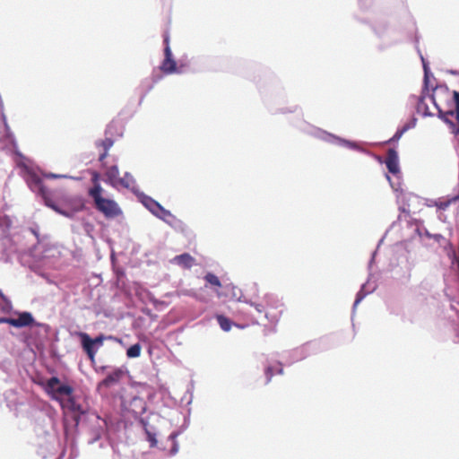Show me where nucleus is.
<instances>
[{
    "label": "nucleus",
    "mask_w": 459,
    "mask_h": 459,
    "mask_svg": "<svg viewBox=\"0 0 459 459\" xmlns=\"http://www.w3.org/2000/svg\"><path fill=\"white\" fill-rule=\"evenodd\" d=\"M134 185H135L134 178L128 172L125 173L124 177L119 178V180L117 182V186H123L127 189L133 188L134 186Z\"/></svg>",
    "instance_id": "17"
},
{
    "label": "nucleus",
    "mask_w": 459,
    "mask_h": 459,
    "mask_svg": "<svg viewBox=\"0 0 459 459\" xmlns=\"http://www.w3.org/2000/svg\"><path fill=\"white\" fill-rule=\"evenodd\" d=\"M105 176L107 177V182L109 185L115 187L117 186V182L119 180V169L117 166L114 165L109 167L107 169Z\"/></svg>",
    "instance_id": "16"
},
{
    "label": "nucleus",
    "mask_w": 459,
    "mask_h": 459,
    "mask_svg": "<svg viewBox=\"0 0 459 459\" xmlns=\"http://www.w3.org/2000/svg\"><path fill=\"white\" fill-rule=\"evenodd\" d=\"M103 339H104V338H103V336H101V335H100V336L96 337L95 339H92L93 344H100V345H101V344H102V342H103Z\"/></svg>",
    "instance_id": "30"
},
{
    "label": "nucleus",
    "mask_w": 459,
    "mask_h": 459,
    "mask_svg": "<svg viewBox=\"0 0 459 459\" xmlns=\"http://www.w3.org/2000/svg\"><path fill=\"white\" fill-rule=\"evenodd\" d=\"M124 376L122 369L117 368L109 373L101 382L99 383L97 389L101 392L103 389H108L119 383Z\"/></svg>",
    "instance_id": "7"
},
{
    "label": "nucleus",
    "mask_w": 459,
    "mask_h": 459,
    "mask_svg": "<svg viewBox=\"0 0 459 459\" xmlns=\"http://www.w3.org/2000/svg\"><path fill=\"white\" fill-rule=\"evenodd\" d=\"M459 200V195H455L451 199H438L435 201V206L440 210H446L453 202Z\"/></svg>",
    "instance_id": "20"
},
{
    "label": "nucleus",
    "mask_w": 459,
    "mask_h": 459,
    "mask_svg": "<svg viewBox=\"0 0 459 459\" xmlns=\"http://www.w3.org/2000/svg\"><path fill=\"white\" fill-rule=\"evenodd\" d=\"M48 206L63 216L72 218L74 217L76 212L82 210L84 205L82 202L79 200L74 201V198H71L69 200V207L67 209H63L59 207L58 205L55 204V203L52 200L51 202H48Z\"/></svg>",
    "instance_id": "5"
},
{
    "label": "nucleus",
    "mask_w": 459,
    "mask_h": 459,
    "mask_svg": "<svg viewBox=\"0 0 459 459\" xmlns=\"http://www.w3.org/2000/svg\"><path fill=\"white\" fill-rule=\"evenodd\" d=\"M405 131H406V127H403V129L398 130V131L394 134V135L391 139H389V140L387 141V143H392V142H394V141H398V140L402 137V135L403 134V133H404Z\"/></svg>",
    "instance_id": "24"
},
{
    "label": "nucleus",
    "mask_w": 459,
    "mask_h": 459,
    "mask_svg": "<svg viewBox=\"0 0 459 459\" xmlns=\"http://www.w3.org/2000/svg\"><path fill=\"white\" fill-rule=\"evenodd\" d=\"M30 186L34 192H37L44 199V202L48 206V202H51V199L42 179L36 175L31 176L30 180Z\"/></svg>",
    "instance_id": "8"
},
{
    "label": "nucleus",
    "mask_w": 459,
    "mask_h": 459,
    "mask_svg": "<svg viewBox=\"0 0 459 459\" xmlns=\"http://www.w3.org/2000/svg\"><path fill=\"white\" fill-rule=\"evenodd\" d=\"M164 59L160 66V70L166 74L179 73L170 48H164Z\"/></svg>",
    "instance_id": "6"
},
{
    "label": "nucleus",
    "mask_w": 459,
    "mask_h": 459,
    "mask_svg": "<svg viewBox=\"0 0 459 459\" xmlns=\"http://www.w3.org/2000/svg\"><path fill=\"white\" fill-rule=\"evenodd\" d=\"M108 151H105V150H104L103 153H101V154L100 155V158H99L100 161H101V162H102V161L107 158V156H108Z\"/></svg>",
    "instance_id": "32"
},
{
    "label": "nucleus",
    "mask_w": 459,
    "mask_h": 459,
    "mask_svg": "<svg viewBox=\"0 0 459 459\" xmlns=\"http://www.w3.org/2000/svg\"><path fill=\"white\" fill-rule=\"evenodd\" d=\"M123 124L119 120H112L107 126L105 134L109 136H121L123 134Z\"/></svg>",
    "instance_id": "15"
},
{
    "label": "nucleus",
    "mask_w": 459,
    "mask_h": 459,
    "mask_svg": "<svg viewBox=\"0 0 459 459\" xmlns=\"http://www.w3.org/2000/svg\"><path fill=\"white\" fill-rule=\"evenodd\" d=\"M172 261L184 269H190L195 264V259L188 253L176 255Z\"/></svg>",
    "instance_id": "14"
},
{
    "label": "nucleus",
    "mask_w": 459,
    "mask_h": 459,
    "mask_svg": "<svg viewBox=\"0 0 459 459\" xmlns=\"http://www.w3.org/2000/svg\"><path fill=\"white\" fill-rule=\"evenodd\" d=\"M79 336L82 340V346L84 351L87 353L91 360H94L96 351L93 348L94 344L92 339L86 333H79Z\"/></svg>",
    "instance_id": "13"
},
{
    "label": "nucleus",
    "mask_w": 459,
    "mask_h": 459,
    "mask_svg": "<svg viewBox=\"0 0 459 459\" xmlns=\"http://www.w3.org/2000/svg\"><path fill=\"white\" fill-rule=\"evenodd\" d=\"M216 319H217V322L219 323L221 328L223 331L228 332L230 330L232 322L229 318H227L226 316H224L222 315H218L216 316Z\"/></svg>",
    "instance_id": "21"
},
{
    "label": "nucleus",
    "mask_w": 459,
    "mask_h": 459,
    "mask_svg": "<svg viewBox=\"0 0 459 459\" xmlns=\"http://www.w3.org/2000/svg\"><path fill=\"white\" fill-rule=\"evenodd\" d=\"M385 165L388 171L392 174H397L400 171L398 155L394 149H389L385 160Z\"/></svg>",
    "instance_id": "11"
},
{
    "label": "nucleus",
    "mask_w": 459,
    "mask_h": 459,
    "mask_svg": "<svg viewBox=\"0 0 459 459\" xmlns=\"http://www.w3.org/2000/svg\"><path fill=\"white\" fill-rule=\"evenodd\" d=\"M204 280H205L206 283L209 284L211 287H213L216 289L221 287L220 279L212 273H207L204 276Z\"/></svg>",
    "instance_id": "19"
},
{
    "label": "nucleus",
    "mask_w": 459,
    "mask_h": 459,
    "mask_svg": "<svg viewBox=\"0 0 459 459\" xmlns=\"http://www.w3.org/2000/svg\"><path fill=\"white\" fill-rule=\"evenodd\" d=\"M44 389L51 399L57 401L60 404L64 402L63 397L71 396L74 394V388L68 385H63L56 377H52L47 380Z\"/></svg>",
    "instance_id": "3"
},
{
    "label": "nucleus",
    "mask_w": 459,
    "mask_h": 459,
    "mask_svg": "<svg viewBox=\"0 0 459 459\" xmlns=\"http://www.w3.org/2000/svg\"><path fill=\"white\" fill-rule=\"evenodd\" d=\"M142 346L140 343H135L130 346L126 351L128 358H138L141 355Z\"/></svg>",
    "instance_id": "22"
},
{
    "label": "nucleus",
    "mask_w": 459,
    "mask_h": 459,
    "mask_svg": "<svg viewBox=\"0 0 459 459\" xmlns=\"http://www.w3.org/2000/svg\"><path fill=\"white\" fill-rule=\"evenodd\" d=\"M103 188L101 186H92L89 189L88 194L93 199L95 208L103 213L107 218H114L121 213V210L117 204L102 196Z\"/></svg>",
    "instance_id": "2"
},
{
    "label": "nucleus",
    "mask_w": 459,
    "mask_h": 459,
    "mask_svg": "<svg viewBox=\"0 0 459 459\" xmlns=\"http://www.w3.org/2000/svg\"><path fill=\"white\" fill-rule=\"evenodd\" d=\"M181 293H182L183 295L191 296V297H194V298H195V299H199V300H203L202 299H199V298L197 297V295L195 294V292H194L193 290H182V291H181Z\"/></svg>",
    "instance_id": "26"
},
{
    "label": "nucleus",
    "mask_w": 459,
    "mask_h": 459,
    "mask_svg": "<svg viewBox=\"0 0 459 459\" xmlns=\"http://www.w3.org/2000/svg\"><path fill=\"white\" fill-rule=\"evenodd\" d=\"M66 401H64L60 405L63 408L68 409L70 411L75 414L74 419L78 420L81 415L85 413V409L82 404H80L77 401L75 396L71 394V396L66 397Z\"/></svg>",
    "instance_id": "9"
},
{
    "label": "nucleus",
    "mask_w": 459,
    "mask_h": 459,
    "mask_svg": "<svg viewBox=\"0 0 459 459\" xmlns=\"http://www.w3.org/2000/svg\"><path fill=\"white\" fill-rule=\"evenodd\" d=\"M243 315H244L245 318H247V323L246 325H248L250 324H256V323H258V318L254 317L252 316H248L247 313H243Z\"/></svg>",
    "instance_id": "25"
},
{
    "label": "nucleus",
    "mask_w": 459,
    "mask_h": 459,
    "mask_svg": "<svg viewBox=\"0 0 459 459\" xmlns=\"http://www.w3.org/2000/svg\"><path fill=\"white\" fill-rule=\"evenodd\" d=\"M11 317H0V324H8L11 325Z\"/></svg>",
    "instance_id": "31"
},
{
    "label": "nucleus",
    "mask_w": 459,
    "mask_h": 459,
    "mask_svg": "<svg viewBox=\"0 0 459 459\" xmlns=\"http://www.w3.org/2000/svg\"><path fill=\"white\" fill-rule=\"evenodd\" d=\"M455 110L442 111L438 109L439 117L449 125L451 132L459 134V92L454 91Z\"/></svg>",
    "instance_id": "4"
},
{
    "label": "nucleus",
    "mask_w": 459,
    "mask_h": 459,
    "mask_svg": "<svg viewBox=\"0 0 459 459\" xmlns=\"http://www.w3.org/2000/svg\"><path fill=\"white\" fill-rule=\"evenodd\" d=\"M163 42H164L165 48H170V46H169V35L168 32H166L163 35Z\"/></svg>",
    "instance_id": "27"
},
{
    "label": "nucleus",
    "mask_w": 459,
    "mask_h": 459,
    "mask_svg": "<svg viewBox=\"0 0 459 459\" xmlns=\"http://www.w3.org/2000/svg\"><path fill=\"white\" fill-rule=\"evenodd\" d=\"M143 204L148 208L154 215L161 217L163 215H169V212L165 210L158 202L151 197H146L143 200Z\"/></svg>",
    "instance_id": "12"
},
{
    "label": "nucleus",
    "mask_w": 459,
    "mask_h": 459,
    "mask_svg": "<svg viewBox=\"0 0 459 459\" xmlns=\"http://www.w3.org/2000/svg\"><path fill=\"white\" fill-rule=\"evenodd\" d=\"M34 324V318L30 312H22L17 318H12L11 325L21 328L30 326Z\"/></svg>",
    "instance_id": "10"
},
{
    "label": "nucleus",
    "mask_w": 459,
    "mask_h": 459,
    "mask_svg": "<svg viewBox=\"0 0 459 459\" xmlns=\"http://www.w3.org/2000/svg\"><path fill=\"white\" fill-rule=\"evenodd\" d=\"M112 137L113 136L106 135V138L100 142V145L103 148V150L108 151L111 148L114 143Z\"/></svg>",
    "instance_id": "23"
},
{
    "label": "nucleus",
    "mask_w": 459,
    "mask_h": 459,
    "mask_svg": "<svg viewBox=\"0 0 459 459\" xmlns=\"http://www.w3.org/2000/svg\"><path fill=\"white\" fill-rule=\"evenodd\" d=\"M91 180H92V183H93V186H100V184L99 182V175L97 173H95L93 175Z\"/></svg>",
    "instance_id": "29"
},
{
    "label": "nucleus",
    "mask_w": 459,
    "mask_h": 459,
    "mask_svg": "<svg viewBox=\"0 0 459 459\" xmlns=\"http://www.w3.org/2000/svg\"><path fill=\"white\" fill-rule=\"evenodd\" d=\"M250 306L254 307L259 315L264 314V318L272 325L278 324L284 310L283 303L272 294H265L260 302H250Z\"/></svg>",
    "instance_id": "1"
},
{
    "label": "nucleus",
    "mask_w": 459,
    "mask_h": 459,
    "mask_svg": "<svg viewBox=\"0 0 459 459\" xmlns=\"http://www.w3.org/2000/svg\"><path fill=\"white\" fill-rule=\"evenodd\" d=\"M44 176L47 178H60L65 177L63 175H58V174H54V173H48V174H45Z\"/></svg>",
    "instance_id": "28"
},
{
    "label": "nucleus",
    "mask_w": 459,
    "mask_h": 459,
    "mask_svg": "<svg viewBox=\"0 0 459 459\" xmlns=\"http://www.w3.org/2000/svg\"><path fill=\"white\" fill-rule=\"evenodd\" d=\"M274 372L281 375L283 373V368L281 364H278L275 368L273 366H269L265 368V376H266V383H269L272 377L274 375Z\"/></svg>",
    "instance_id": "18"
}]
</instances>
